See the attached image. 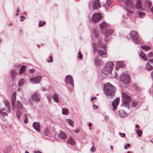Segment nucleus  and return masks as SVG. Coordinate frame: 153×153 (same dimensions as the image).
Returning a JSON list of instances; mask_svg holds the SVG:
<instances>
[{
    "label": "nucleus",
    "instance_id": "f257e3e1",
    "mask_svg": "<svg viewBox=\"0 0 153 153\" xmlns=\"http://www.w3.org/2000/svg\"><path fill=\"white\" fill-rule=\"evenodd\" d=\"M100 27L102 30H107L104 34L105 39L102 40L97 31H94L92 34V42L94 51H97V45L98 44V53L99 55L102 58H106L108 55L106 49V45L103 41L107 42L109 39V36L113 33V30L109 29V25L104 22H103L100 24Z\"/></svg>",
    "mask_w": 153,
    "mask_h": 153
},
{
    "label": "nucleus",
    "instance_id": "f03ea898",
    "mask_svg": "<svg viewBox=\"0 0 153 153\" xmlns=\"http://www.w3.org/2000/svg\"><path fill=\"white\" fill-rule=\"evenodd\" d=\"M115 87L109 83H107L105 85L103 91L105 94L108 96H112L115 93Z\"/></svg>",
    "mask_w": 153,
    "mask_h": 153
},
{
    "label": "nucleus",
    "instance_id": "7ed1b4c3",
    "mask_svg": "<svg viewBox=\"0 0 153 153\" xmlns=\"http://www.w3.org/2000/svg\"><path fill=\"white\" fill-rule=\"evenodd\" d=\"M123 102L121 106L127 108L128 109L129 108V102L131 101V97L125 92H123L122 94Z\"/></svg>",
    "mask_w": 153,
    "mask_h": 153
},
{
    "label": "nucleus",
    "instance_id": "20e7f679",
    "mask_svg": "<svg viewBox=\"0 0 153 153\" xmlns=\"http://www.w3.org/2000/svg\"><path fill=\"white\" fill-rule=\"evenodd\" d=\"M125 3L126 11L129 13H134V10L132 0H126Z\"/></svg>",
    "mask_w": 153,
    "mask_h": 153
},
{
    "label": "nucleus",
    "instance_id": "39448f33",
    "mask_svg": "<svg viewBox=\"0 0 153 153\" xmlns=\"http://www.w3.org/2000/svg\"><path fill=\"white\" fill-rule=\"evenodd\" d=\"M131 39L134 43L139 45L140 43V41L138 38L137 32L134 30L131 31L129 33Z\"/></svg>",
    "mask_w": 153,
    "mask_h": 153
},
{
    "label": "nucleus",
    "instance_id": "423d86ee",
    "mask_svg": "<svg viewBox=\"0 0 153 153\" xmlns=\"http://www.w3.org/2000/svg\"><path fill=\"white\" fill-rule=\"evenodd\" d=\"M114 65L113 62H108L106 64L104 69L103 73L105 74H111Z\"/></svg>",
    "mask_w": 153,
    "mask_h": 153
},
{
    "label": "nucleus",
    "instance_id": "0eeeda50",
    "mask_svg": "<svg viewBox=\"0 0 153 153\" xmlns=\"http://www.w3.org/2000/svg\"><path fill=\"white\" fill-rule=\"evenodd\" d=\"M120 80L122 83L124 85L128 84L130 81V77L127 74H123L120 76Z\"/></svg>",
    "mask_w": 153,
    "mask_h": 153
},
{
    "label": "nucleus",
    "instance_id": "6e6552de",
    "mask_svg": "<svg viewBox=\"0 0 153 153\" xmlns=\"http://www.w3.org/2000/svg\"><path fill=\"white\" fill-rule=\"evenodd\" d=\"M102 17L101 14L100 13H94L93 15L91 21L94 23H96L100 21Z\"/></svg>",
    "mask_w": 153,
    "mask_h": 153
},
{
    "label": "nucleus",
    "instance_id": "1a4fd4ad",
    "mask_svg": "<svg viewBox=\"0 0 153 153\" xmlns=\"http://www.w3.org/2000/svg\"><path fill=\"white\" fill-rule=\"evenodd\" d=\"M41 79V76H38L30 78V80L33 83L36 84L39 83Z\"/></svg>",
    "mask_w": 153,
    "mask_h": 153
},
{
    "label": "nucleus",
    "instance_id": "9d476101",
    "mask_svg": "<svg viewBox=\"0 0 153 153\" xmlns=\"http://www.w3.org/2000/svg\"><path fill=\"white\" fill-rule=\"evenodd\" d=\"M135 7L137 9L140 10L142 11L145 10L142 7L143 4L141 0H137Z\"/></svg>",
    "mask_w": 153,
    "mask_h": 153
},
{
    "label": "nucleus",
    "instance_id": "9b49d317",
    "mask_svg": "<svg viewBox=\"0 0 153 153\" xmlns=\"http://www.w3.org/2000/svg\"><path fill=\"white\" fill-rule=\"evenodd\" d=\"M92 7L94 10H97L100 8L101 7V5L99 3V0H94L93 4Z\"/></svg>",
    "mask_w": 153,
    "mask_h": 153
},
{
    "label": "nucleus",
    "instance_id": "f8f14e48",
    "mask_svg": "<svg viewBox=\"0 0 153 153\" xmlns=\"http://www.w3.org/2000/svg\"><path fill=\"white\" fill-rule=\"evenodd\" d=\"M7 109H5V108L0 109V115L3 118L8 117V113L10 112H7Z\"/></svg>",
    "mask_w": 153,
    "mask_h": 153
},
{
    "label": "nucleus",
    "instance_id": "ddd939ff",
    "mask_svg": "<svg viewBox=\"0 0 153 153\" xmlns=\"http://www.w3.org/2000/svg\"><path fill=\"white\" fill-rule=\"evenodd\" d=\"M32 99L35 101L38 102L41 100L40 96V94L37 93L36 92L34 93L32 95Z\"/></svg>",
    "mask_w": 153,
    "mask_h": 153
},
{
    "label": "nucleus",
    "instance_id": "4468645a",
    "mask_svg": "<svg viewBox=\"0 0 153 153\" xmlns=\"http://www.w3.org/2000/svg\"><path fill=\"white\" fill-rule=\"evenodd\" d=\"M16 93L15 92L13 93V94L11 96V102L12 104V105L14 107L13 108L15 107V102L16 100Z\"/></svg>",
    "mask_w": 153,
    "mask_h": 153
},
{
    "label": "nucleus",
    "instance_id": "2eb2a0df",
    "mask_svg": "<svg viewBox=\"0 0 153 153\" xmlns=\"http://www.w3.org/2000/svg\"><path fill=\"white\" fill-rule=\"evenodd\" d=\"M120 99L118 97L114 100L112 103V106L114 110L117 108Z\"/></svg>",
    "mask_w": 153,
    "mask_h": 153
},
{
    "label": "nucleus",
    "instance_id": "dca6fc26",
    "mask_svg": "<svg viewBox=\"0 0 153 153\" xmlns=\"http://www.w3.org/2000/svg\"><path fill=\"white\" fill-rule=\"evenodd\" d=\"M65 80L66 82H67L68 83H69L72 86H74V85L73 82V79L72 76H66Z\"/></svg>",
    "mask_w": 153,
    "mask_h": 153
},
{
    "label": "nucleus",
    "instance_id": "f3484780",
    "mask_svg": "<svg viewBox=\"0 0 153 153\" xmlns=\"http://www.w3.org/2000/svg\"><path fill=\"white\" fill-rule=\"evenodd\" d=\"M34 128L37 131H40V124L39 122H34L33 124Z\"/></svg>",
    "mask_w": 153,
    "mask_h": 153
},
{
    "label": "nucleus",
    "instance_id": "a211bd4d",
    "mask_svg": "<svg viewBox=\"0 0 153 153\" xmlns=\"http://www.w3.org/2000/svg\"><path fill=\"white\" fill-rule=\"evenodd\" d=\"M4 103L5 105V109H7V112H11V109L9 102L5 100Z\"/></svg>",
    "mask_w": 153,
    "mask_h": 153
},
{
    "label": "nucleus",
    "instance_id": "6ab92c4d",
    "mask_svg": "<svg viewBox=\"0 0 153 153\" xmlns=\"http://www.w3.org/2000/svg\"><path fill=\"white\" fill-rule=\"evenodd\" d=\"M118 114L119 116L121 117H124L128 115V114L122 110H120L118 111Z\"/></svg>",
    "mask_w": 153,
    "mask_h": 153
},
{
    "label": "nucleus",
    "instance_id": "aec40b11",
    "mask_svg": "<svg viewBox=\"0 0 153 153\" xmlns=\"http://www.w3.org/2000/svg\"><path fill=\"white\" fill-rule=\"evenodd\" d=\"M58 137L61 139H65L67 138V136L65 133L60 132L58 134Z\"/></svg>",
    "mask_w": 153,
    "mask_h": 153
},
{
    "label": "nucleus",
    "instance_id": "412c9836",
    "mask_svg": "<svg viewBox=\"0 0 153 153\" xmlns=\"http://www.w3.org/2000/svg\"><path fill=\"white\" fill-rule=\"evenodd\" d=\"M67 143L71 145H74L75 143V141L73 140V138L71 137H70L68 141H67Z\"/></svg>",
    "mask_w": 153,
    "mask_h": 153
},
{
    "label": "nucleus",
    "instance_id": "4be33fe9",
    "mask_svg": "<svg viewBox=\"0 0 153 153\" xmlns=\"http://www.w3.org/2000/svg\"><path fill=\"white\" fill-rule=\"evenodd\" d=\"M17 72L15 70H12L10 71V75L12 79H14L16 77Z\"/></svg>",
    "mask_w": 153,
    "mask_h": 153
},
{
    "label": "nucleus",
    "instance_id": "5701e85b",
    "mask_svg": "<svg viewBox=\"0 0 153 153\" xmlns=\"http://www.w3.org/2000/svg\"><path fill=\"white\" fill-rule=\"evenodd\" d=\"M116 67L117 68H120L123 67L124 65V63L121 61H117L116 63Z\"/></svg>",
    "mask_w": 153,
    "mask_h": 153
},
{
    "label": "nucleus",
    "instance_id": "b1692460",
    "mask_svg": "<svg viewBox=\"0 0 153 153\" xmlns=\"http://www.w3.org/2000/svg\"><path fill=\"white\" fill-rule=\"evenodd\" d=\"M16 106L19 109H22L23 108V105L19 101H18L16 102Z\"/></svg>",
    "mask_w": 153,
    "mask_h": 153
},
{
    "label": "nucleus",
    "instance_id": "393cba45",
    "mask_svg": "<svg viewBox=\"0 0 153 153\" xmlns=\"http://www.w3.org/2000/svg\"><path fill=\"white\" fill-rule=\"evenodd\" d=\"M53 98L54 101L58 103L59 102V98L58 95L56 94H54L52 96Z\"/></svg>",
    "mask_w": 153,
    "mask_h": 153
},
{
    "label": "nucleus",
    "instance_id": "a878e982",
    "mask_svg": "<svg viewBox=\"0 0 153 153\" xmlns=\"http://www.w3.org/2000/svg\"><path fill=\"white\" fill-rule=\"evenodd\" d=\"M25 82V79H21L18 83V86L19 87L22 86Z\"/></svg>",
    "mask_w": 153,
    "mask_h": 153
},
{
    "label": "nucleus",
    "instance_id": "bb28decb",
    "mask_svg": "<svg viewBox=\"0 0 153 153\" xmlns=\"http://www.w3.org/2000/svg\"><path fill=\"white\" fill-rule=\"evenodd\" d=\"M146 69L149 71H151L153 69V67L150 66L149 64V62H148L146 64Z\"/></svg>",
    "mask_w": 153,
    "mask_h": 153
},
{
    "label": "nucleus",
    "instance_id": "cd10ccee",
    "mask_svg": "<svg viewBox=\"0 0 153 153\" xmlns=\"http://www.w3.org/2000/svg\"><path fill=\"white\" fill-rule=\"evenodd\" d=\"M140 56L143 58L145 61L147 60V58L146 57V56L145 54L143 53L142 51H141V53L140 55Z\"/></svg>",
    "mask_w": 153,
    "mask_h": 153
},
{
    "label": "nucleus",
    "instance_id": "c85d7f7f",
    "mask_svg": "<svg viewBox=\"0 0 153 153\" xmlns=\"http://www.w3.org/2000/svg\"><path fill=\"white\" fill-rule=\"evenodd\" d=\"M145 4L148 8H149L152 5L151 2L149 0H146L145 1Z\"/></svg>",
    "mask_w": 153,
    "mask_h": 153
},
{
    "label": "nucleus",
    "instance_id": "c756f323",
    "mask_svg": "<svg viewBox=\"0 0 153 153\" xmlns=\"http://www.w3.org/2000/svg\"><path fill=\"white\" fill-rule=\"evenodd\" d=\"M62 113L63 115H67L68 114V111L67 108H63L62 109Z\"/></svg>",
    "mask_w": 153,
    "mask_h": 153
},
{
    "label": "nucleus",
    "instance_id": "7c9ffc66",
    "mask_svg": "<svg viewBox=\"0 0 153 153\" xmlns=\"http://www.w3.org/2000/svg\"><path fill=\"white\" fill-rule=\"evenodd\" d=\"M66 122L71 126L73 127L74 125V123L73 121L71 119H67L66 120Z\"/></svg>",
    "mask_w": 153,
    "mask_h": 153
},
{
    "label": "nucleus",
    "instance_id": "2f4dec72",
    "mask_svg": "<svg viewBox=\"0 0 153 153\" xmlns=\"http://www.w3.org/2000/svg\"><path fill=\"white\" fill-rule=\"evenodd\" d=\"M25 67L26 66L25 65H23L22 66L20 69L19 71V74H21L23 73V72L24 71L25 68Z\"/></svg>",
    "mask_w": 153,
    "mask_h": 153
},
{
    "label": "nucleus",
    "instance_id": "473e14b6",
    "mask_svg": "<svg viewBox=\"0 0 153 153\" xmlns=\"http://www.w3.org/2000/svg\"><path fill=\"white\" fill-rule=\"evenodd\" d=\"M141 48L145 50L146 51L150 50L151 48L148 46H147L146 45H144L141 46Z\"/></svg>",
    "mask_w": 153,
    "mask_h": 153
},
{
    "label": "nucleus",
    "instance_id": "72a5a7b5",
    "mask_svg": "<svg viewBox=\"0 0 153 153\" xmlns=\"http://www.w3.org/2000/svg\"><path fill=\"white\" fill-rule=\"evenodd\" d=\"M22 114L21 111L19 110H17L16 111V115L18 118L20 120L21 115Z\"/></svg>",
    "mask_w": 153,
    "mask_h": 153
},
{
    "label": "nucleus",
    "instance_id": "f704fd0d",
    "mask_svg": "<svg viewBox=\"0 0 153 153\" xmlns=\"http://www.w3.org/2000/svg\"><path fill=\"white\" fill-rule=\"evenodd\" d=\"M111 4V2L110 1H107L105 4V6L106 9H107L108 7H109Z\"/></svg>",
    "mask_w": 153,
    "mask_h": 153
},
{
    "label": "nucleus",
    "instance_id": "c9c22d12",
    "mask_svg": "<svg viewBox=\"0 0 153 153\" xmlns=\"http://www.w3.org/2000/svg\"><path fill=\"white\" fill-rule=\"evenodd\" d=\"M145 13L144 12H138V14L140 17L142 18L145 15Z\"/></svg>",
    "mask_w": 153,
    "mask_h": 153
},
{
    "label": "nucleus",
    "instance_id": "e433bc0d",
    "mask_svg": "<svg viewBox=\"0 0 153 153\" xmlns=\"http://www.w3.org/2000/svg\"><path fill=\"white\" fill-rule=\"evenodd\" d=\"M44 134L46 136H48L50 134L49 131L48 129L46 128L45 130Z\"/></svg>",
    "mask_w": 153,
    "mask_h": 153
},
{
    "label": "nucleus",
    "instance_id": "4c0bfd02",
    "mask_svg": "<svg viewBox=\"0 0 153 153\" xmlns=\"http://www.w3.org/2000/svg\"><path fill=\"white\" fill-rule=\"evenodd\" d=\"M138 103V102L136 100H134L133 102V107H135Z\"/></svg>",
    "mask_w": 153,
    "mask_h": 153
},
{
    "label": "nucleus",
    "instance_id": "58836bf2",
    "mask_svg": "<svg viewBox=\"0 0 153 153\" xmlns=\"http://www.w3.org/2000/svg\"><path fill=\"white\" fill-rule=\"evenodd\" d=\"M25 119L24 121V122L25 124H27L28 122V117L26 114L25 115Z\"/></svg>",
    "mask_w": 153,
    "mask_h": 153
},
{
    "label": "nucleus",
    "instance_id": "ea45409f",
    "mask_svg": "<svg viewBox=\"0 0 153 153\" xmlns=\"http://www.w3.org/2000/svg\"><path fill=\"white\" fill-rule=\"evenodd\" d=\"M96 63L97 65H100L102 64V62L100 60H98L96 59H95Z\"/></svg>",
    "mask_w": 153,
    "mask_h": 153
},
{
    "label": "nucleus",
    "instance_id": "a19ab883",
    "mask_svg": "<svg viewBox=\"0 0 153 153\" xmlns=\"http://www.w3.org/2000/svg\"><path fill=\"white\" fill-rule=\"evenodd\" d=\"M147 57L148 58H152L153 57V53L151 52L147 54Z\"/></svg>",
    "mask_w": 153,
    "mask_h": 153
},
{
    "label": "nucleus",
    "instance_id": "79ce46f5",
    "mask_svg": "<svg viewBox=\"0 0 153 153\" xmlns=\"http://www.w3.org/2000/svg\"><path fill=\"white\" fill-rule=\"evenodd\" d=\"M137 133L138 134V136L139 137H141V135L142 134V132L141 130H137Z\"/></svg>",
    "mask_w": 153,
    "mask_h": 153
},
{
    "label": "nucleus",
    "instance_id": "37998d69",
    "mask_svg": "<svg viewBox=\"0 0 153 153\" xmlns=\"http://www.w3.org/2000/svg\"><path fill=\"white\" fill-rule=\"evenodd\" d=\"M82 55L80 52H79L78 53V58L79 59L82 58Z\"/></svg>",
    "mask_w": 153,
    "mask_h": 153
},
{
    "label": "nucleus",
    "instance_id": "c03bdc74",
    "mask_svg": "<svg viewBox=\"0 0 153 153\" xmlns=\"http://www.w3.org/2000/svg\"><path fill=\"white\" fill-rule=\"evenodd\" d=\"M96 149L94 147V146L91 148V151L92 152H94L95 151Z\"/></svg>",
    "mask_w": 153,
    "mask_h": 153
},
{
    "label": "nucleus",
    "instance_id": "a18cd8bd",
    "mask_svg": "<svg viewBox=\"0 0 153 153\" xmlns=\"http://www.w3.org/2000/svg\"><path fill=\"white\" fill-rule=\"evenodd\" d=\"M120 135L122 137H123L125 136V133H119Z\"/></svg>",
    "mask_w": 153,
    "mask_h": 153
},
{
    "label": "nucleus",
    "instance_id": "49530a36",
    "mask_svg": "<svg viewBox=\"0 0 153 153\" xmlns=\"http://www.w3.org/2000/svg\"><path fill=\"white\" fill-rule=\"evenodd\" d=\"M29 72L30 73H33L35 71V70L33 69H30L29 70Z\"/></svg>",
    "mask_w": 153,
    "mask_h": 153
},
{
    "label": "nucleus",
    "instance_id": "de8ad7c7",
    "mask_svg": "<svg viewBox=\"0 0 153 153\" xmlns=\"http://www.w3.org/2000/svg\"><path fill=\"white\" fill-rule=\"evenodd\" d=\"M73 131L76 133H77L79 132V129L78 128L74 130Z\"/></svg>",
    "mask_w": 153,
    "mask_h": 153
},
{
    "label": "nucleus",
    "instance_id": "09e8293b",
    "mask_svg": "<svg viewBox=\"0 0 153 153\" xmlns=\"http://www.w3.org/2000/svg\"><path fill=\"white\" fill-rule=\"evenodd\" d=\"M98 106L94 104L93 105V108L94 109H97L98 108Z\"/></svg>",
    "mask_w": 153,
    "mask_h": 153
},
{
    "label": "nucleus",
    "instance_id": "8fccbe9b",
    "mask_svg": "<svg viewBox=\"0 0 153 153\" xmlns=\"http://www.w3.org/2000/svg\"><path fill=\"white\" fill-rule=\"evenodd\" d=\"M130 146V145L129 143H127L126 145H125L124 146V148L125 149H127L128 147H129Z\"/></svg>",
    "mask_w": 153,
    "mask_h": 153
},
{
    "label": "nucleus",
    "instance_id": "3c124183",
    "mask_svg": "<svg viewBox=\"0 0 153 153\" xmlns=\"http://www.w3.org/2000/svg\"><path fill=\"white\" fill-rule=\"evenodd\" d=\"M49 59L50 60V61L48 60V62H52L53 61V60L52 59V57L51 56L50 57H49Z\"/></svg>",
    "mask_w": 153,
    "mask_h": 153
},
{
    "label": "nucleus",
    "instance_id": "603ef678",
    "mask_svg": "<svg viewBox=\"0 0 153 153\" xmlns=\"http://www.w3.org/2000/svg\"><path fill=\"white\" fill-rule=\"evenodd\" d=\"M148 62L150 63H153V59H149Z\"/></svg>",
    "mask_w": 153,
    "mask_h": 153
},
{
    "label": "nucleus",
    "instance_id": "864d4df0",
    "mask_svg": "<svg viewBox=\"0 0 153 153\" xmlns=\"http://www.w3.org/2000/svg\"><path fill=\"white\" fill-rule=\"evenodd\" d=\"M20 18H21V21H22L23 19H25V17L23 16H21Z\"/></svg>",
    "mask_w": 153,
    "mask_h": 153
},
{
    "label": "nucleus",
    "instance_id": "5fc2aeb1",
    "mask_svg": "<svg viewBox=\"0 0 153 153\" xmlns=\"http://www.w3.org/2000/svg\"><path fill=\"white\" fill-rule=\"evenodd\" d=\"M109 119V117L108 116L106 115L105 117V120L107 121Z\"/></svg>",
    "mask_w": 153,
    "mask_h": 153
},
{
    "label": "nucleus",
    "instance_id": "6e6d98bb",
    "mask_svg": "<svg viewBox=\"0 0 153 153\" xmlns=\"http://www.w3.org/2000/svg\"><path fill=\"white\" fill-rule=\"evenodd\" d=\"M96 98V97H92L91 99V101H92L93 100H95Z\"/></svg>",
    "mask_w": 153,
    "mask_h": 153
},
{
    "label": "nucleus",
    "instance_id": "4d7b16f0",
    "mask_svg": "<svg viewBox=\"0 0 153 153\" xmlns=\"http://www.w3.org/2000/svg\"><path fill=\"white\" fill-rule=\"evenodd\" d=\"M42 22H39V25L40 26H43V25H42Z\"/></svg>",
    "mask_w": 153,
    "mask_h": 153
},
{
    "label": "nucleus",
    "instance_id": "13d9d810",
    "mask_svg": "<svg viewBox=\"0 0 153 153\" xmlns=\"http://www.w3.org/2000/svg\"><path fill=\"white\" fill-rule=\"evenodd\" d=\"M88 126L89 127V129L91 130V123H89Z\"/></svg>",
    "mask_w": 153,
    "mask_h": 153
},
{
    "label": "nucleus",
    "instance_id": "bf43d9fd",
    "mask_svg": "<svg viewBox=\"0 0 153 153\" xmlns=\"http://www.w3.org/2000/svg\"><path fill=\"white\" fill-rule=\"evenodd\" d=\"M34 153H42L39 151H38L34 152Z\"/></svg>",
    "mask_w": 153,
    "mask_h": 153
},
{
    "label": "nucleus",
    "instance_id": "052dcab7",
    "mask_svg": "<svg viewBox=\"0 0 153 153\" xmlns=\"http://www.w3.org/2000/svg\"><path fill=\"white\" fill-rule=\"evenodd\" d=\"M19 8H17V13H16V15H18V13L19 12Z\"/></svg>",
    "mask_w": 153,
    "mask_h": 153
},
{
    "label": "nucleus",
    "instance_id": "680f3d73",
    "mask_svg": "<svg viewBox=\"0 0 153 153\" xmlns=\"http://www.w3.org/2000/svg\"><path fill=\"white\" fill-rule=\"evenodd\" d=\"M139 128V126L138 125H137L136 126V128Z\"/></svg>",
    "mask_w": 153,
    "mask_h": 153
},
{
    "label": "nucleus",
    "instance_id": "e2e57ef3",
    "mask_svg": "<svg viewBox=\"0 0 153 153\" xmlns=\"http://www.w3.org/2000/svg\"><path fill=\"white\" fill-rule=\"evenodd\" d=\"M151 75L152 76V78H153V71L151 73Z\"/></svg>",
    "mask_w": 153,
    "mask_h": 153
},
{
    "label": "nucleus",
    "instance_id": "0e129e2a",
    "mask_svg": "<svg viewBox=\"0 0 153 153\" xmlns=\"http://www.w3.org/2000/svg\"><path fill=\"white\" fill-rule=\"evenodd\" d=\"M151 11L153 13V7L151 8Z\"/></svg>",
    "mask_w": 153,
    "mask_h": 153
},
{
    "label": "nucleus",
    "instance_id": "69168bd1",
    "mask_svg": "<svg viewBox=\"0 0 153 153\" xmlns=\"http://www.w3.org/2000/svg\"><path fill=\"white\" fill-rule=\"evenodd\" d=\"M42 89L44 91H45L46 90V88H43Z\"/></svg>",
    "mask_w": 153,
    "mask_h": 153
},
{
    "label": "nucleus",
    "instance_id": "338daca9",
    "mask_svg": "<svg viewBox=\"0 0 153 153\" xmlns=\"http://www.w3.org/2000/svg\"><path fill=\"white\" fill-rule=\"evenodd\" d=\"M45 22H43V24L42 25H45Z\"/></svg>",
    "mask_w": 153,
    "mask_h": 153
},
{
    "label": "nucleus",
    "instance_id": "774afa93",
    "mask_svg": "<svg viewBox=\"0 0 153 153\" xmlns=\"http://www.w3.org/2000/svg\"><path fill=\"white\" fill-rule=\"evenodd\" d=\"M25 153H29L27 151H26L25 152Z\"/></svg>",
    "mask_w": 153,
    "mask_h": 153
}]
</instances>
